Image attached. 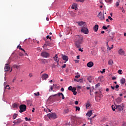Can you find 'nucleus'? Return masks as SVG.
<instances>
[{"instance_id":"bf43d9fd","label":"nucleus","mask_w":126,"mask_h":126,"mask_svg":"<svg viewBox=\"0 0 126 126\" xmlns=\"http://www.w3.org/2000/svg\"><path fill=\"white\" fill-rule=\"evenodd\" d=\"M15 80H16V78H15V77L14 78L12 82H14V81H15Z\"/></svg>"},{"instance_id":"4468645a","label":"nucleus","mask_w":126,"mask_h":126,"mask_svg":"<svg viewBox=\"0 0 126 126\" xmlns=\"http://www.w3.org/2000/svg\"><path fill=\"white\" fill-rule=\"evenodd\" d=\"M71 8L72 9H75V10H77V4L74 3L72 5Z\"/></svg>"},{"instance_id":"20e7f679","label":"nucleus","mask_w":126,"mask_h":126,"mask_svg":"<svg viewBox=\"0 0 126 126\" xmlns=\"http://www.w3.org/2000/svg\"><path fill=\"white\" fill-rule=\"evenodd\" d=\"M81 32L84 33V34H88L89 33V31L88 29L83 27L81 29Z\"/></svg>"},{"instance_id":"e433bc0d","label":"nucleus","mask_w":126,"mask_h":126,"mask_svg":"<svg viewBox=\"0 0 126 126\" xmlns=\"http://www.w3.org/2000/svg\"><path fill=\"white\" fill-rule=\"evenodd\" d=\"M123 71L121 69L119 70L118 72L119 73V74H123V73L122 72Z\"/></svg>"},{"instance_id":"7ed1b4c3","label":"nucleus","mask_w":126,"mask_h":126,"mask_svg":"<svg viewBox=\"0 0 126 126\" xmlns=\"http://www.w3.org/2000/svg\"><path fill=\"white\" fill-rule=\"evenodd\" d=\"M20 111L19 112L20 113H23V112H25V111H26V108H27V107L26 106V105H25V104H21L20 107Z\"/></svg>"},{"instance_id":"69168bd1","label":"nucleus","mask_w":126,"mask_h":126,"mask_svg":"<svg viewBox=\"0 0 126 126\" xmlns=\"http://www.w3.org/2000/svg\"><path fill=\"white\" fill-rule=\"evenodd\" d=\"M116 79V77H112V80H115Z\"/></svg>"},{"instance_id":"39448f33","label":"nucleus","mask_w":126,"mask_h":126,"mask_svg":"<svg viewBox=\"0 0 126 126\" xmlns=\"http://www.w3.org/2000/svg\"><path fill=\"white\" fill-rule=\"evenodd\" d=\"M41 56H42L43 58H49V57H50V54L46 52H43L41 53Z\"/></svg>"},{"instance_id":"37998d69","label":"nucleus","mask_w":126,"mask_h":126,"mask_svg":"<svg viewBox=\"0 0 126 126\" xmlns=\"http://www.w3.org/2000/svg\"><path fill=\"white\" fill-rule=\"evenodd\" d=\"M13 108H17V104L14 103L13 104Z\"/></svg>"},{"instance_id":"338daca9","label":"nucleus","mask_w":126,"mask_h":126,"mask_svg":"<svg viewBox=\"0 0 126 126\" xmlns=\"http://www.w3.org/2000/svg\"><path fill=\"white\" fill-rule=\"evenodd\" d=\"M32 113H34V112H35V108H33L32 110Z\"/></svg>"},{"instance_id":"e2e57ef3","label":"nucleus","mask_w":126,"mask_h":126,"mask_svg":"<svg viewBox=\"0 0 126 126\" xmlns=\"http://www.w3.org/2000/svg\"><path fill=\"white\" fill-rule=\"evenodd\" d=\"M7 87H9V85H7L6 86V87H5V89H6V88H7Z\"/></svg>"},{"instance_id":"aec40b11","label":"nucleus","mask_w":126,"mask_h":126,"mask_svg":"<svg viewBox=\"0 0 126 126\" xmlns=\"http://www.w3.org/2000/svg\"><path fill=\"white\" fill-rule=\"evenodd\" d=\"M55 96H58V94H55L54 95H50L48 98V100H53V99H54V97H55Z\"/></svg>"},{"instance_id":"79ce46f5","label":"nucleus","mask_w":126,"mask_h":126,"mask_svg":"<svg viewBox=\"0 0 126 126\" xmlns=\"http://www.w3.org/2000/svg\"><path fill=\"white\" fill-rule=\"evenodd\" d=\"M116 5L118 7V6H119V5H120V2H119V1L116 2Z\"/></svg>"},{"instance_id":"0eeeda50","label":"nucleus","mask_w":126,"mask_h":126,"mask_svg":"<svg viewBox=\"0 0 126 126\" xmlns=\"http://www.w3.org/2000/svg\"><path fill=\"white\" fill-rule=\"evenodd\" d=\"M76 23H77L78 26H80V27L83 28L85 26V22L83 21L76 22Z\"/></svg>"},{"instance_id":"473e14b6","label":"nucleus","mask_w":126,"mask_h":126,"mask_svg":"<svg viewBox=\"0 0 126 126\" xmlns=\"http://www.w3.org/2000/svg\"><path fill=\"white\" fill-rule=\"evenodd\" d=\"M25 121H26L27 122H30V121H31V119H30V118L28 119V118H27V117H26L25 118Z\"/></svg>"},{"instance_id":"6e6d98bb","label":"nucleus","mask_w":126,"mask_h":126,"mask_svg":"<svg viewBox=\"0 0 126 126\" xmlns=\"http://www.w3.org/2000/svg\"><path fill=\"white\" fill-rule=\"evenodd\" d=\"M31 102L32 101L30 100H29L27 101L28 104H30V103H31Z\"/></svg>"},{"instance_id":"ea45409f","label":"nucleus","mask_w":126,"mask_h":126,"mask_svg":"<svg viewBox=\"0 0 126 126\" xmlns=\"http://www.w3.org/2000/svg\"><path fill=\"white\" fill-rule=\"evenodd\" d=\"M76 1H80V2H84L85 0H75Z\"/></svg>"},{"instance_id":"603ef678","label":"nucleus","mask_w":126,"mask_h":126,"mask_svg":"<svg viewBox=\"0 0 126 126\" xmlns=\"http://www.w3.org/2000/svg\"><path fill=\"white\" fill-rule=\"evenodd\" d=\"M61 91H62V92H63V91H64V89H63V88H62L61 89Z\"/></svg>"},{"instance_id":"f03ea898","label":"nucleus","mask_w":126,"mask_h":126,"mask_svg":"<svg viewBox=\"0 0 126 126\" xmlns=\"http://www.w3.org/2000/svg\"><path fill=\"white\" fill-rule=\"evenodd\" d=\"M47 117L50 120H55V119H57V115L55 113H49L47 114Z\"/></svg>"},{"instance_id":"a878e982","label":"nucleus","mask_w":126,"mask_h":126,"mask_svg":"<svg viewBox=\"0 0 126 126\" xmlns=\"http://www.w3.org/2000/svg\"><path fill=\"white\" fill-rule=\"evenodd\" d=\"M113 63H114V62L112 60H110L108 61V64H109V65H112Z\"/></svg>"},{"instance_id":"72a5a7b5","label":"nucleus","mask_w":126,"mask_h":126,"mask_svg":"<svg viewBox=\"0 0 126 126\" xmlns=\"http://www.w3.org/2000/svg\"><path fill=\"white\" fill-rule=\"evenodd\" d=\"M73 88H72V86H70L68 87V90H69V91H71V90H72V89Z\"/></svg>"},{"instance_id":"f3484780","label":"nucleus","mask_w":126,"mask_h":126,"mask_svg":"<svg viewBox=\"0 0 126 126\" xmlns=\"http://www.w3.org/2000/svg\"><path fill=\"white\" fill-rule=\"evenodd\" d=\"M59 58V57H58V54H56L55 57H53V59L55 61V62H56L57 63H59V60H58V59Z\"/></svg>"},{"instance_id":"c03bdc74","label":"nucleus","mask_w":126,"mask_h":126,"mask_svg":"<svg viewBox=\"0 0 126 126\" xmlns=\"http://www.w3.org/2000/svg\"><path fill=\"white\" fill-rule=\"evenodd\" d=\"M101 73H103L104 72H106V69H103L102 71H100Z\"/></svg>"},{"instance_id":"423d86ee","label":"nucleus","mask_w":126,"mask_h":126,"mask_svg":"<svg viewBox=\"0 0 126 126\" xmlns=\"http://www.w3.org/2000/svg\"><path fill=\"white\" fill-rule=\"evenodd\" d=\"M22 122H23V121L21 120V119L19 118L13 121V123L15 125H19V124H21V123H22Z\"/></svg>"},{"instance_id":"052dcab7","label":"nucleus","mask_w":126,"mask_h":126,"mask_svg":"<svg viewBox=\"0 0 126 126\" xmlns=\"http://www.w3.org/2000/svg\"><path fill=\"white\" fill-rule=\"evenodd\" d=\"M77 88H78V89H81V86H77Z\"/></svg>"},{"instance_id":"864d4df0","label":"nucleus","mask_w":126,"mask_h":126,"mask_svg":"<svg viewBox=\"0 0 126 126\" xmlns=\"http://www.w3.org/2000/svg\"><path fill=\"white\" fill-rule=\"evenodd\" d=\"M75 105H78V101L77 100L75 101Z\"/></svg>"},{"instance_id":"4d7b16f0","label":"nucleus","mask_w":126,"mask_h":126,"mask_svg":"<svg viewBox=\"0 0 126 126\" xmlns=\"http://www.w3.org/2000/svg\"><path fill=\"white\" fill-rule=\"evenodd\" d=\"M53 86H50V90H51V91H53Z\"/></svg>"},{"instance_id":"cd10ccee","label":"nucleus","mask_w":126,"mask_h":126,"mask_svg":"<svg viewBox=\"0 0 126 126\" xmlns=\"http://www.w3.org/2000/svg\"><path fill=\"white\" fill-rule=\"evenodd\" d=\"M69 112V110H68V109H66L64 110V114H67L68 112Z\"/></svg>"},{"instance_id":"8fccbe9b","label":"nucleus","mask_w":126,"mask_h":126,"mask_svg":"<svg viewBox=\"0 0 126 126\" xmlns=\"http://www.w3.org/2000/svg\"><path fill=\"white\" fill-rule=\"evenodd\" d=\"M112 110L113 111H116V108H115V107H114V105H112Z\"/></svg>"},{"instance_id":"de8ad7c7","label":"nucleus","mask_w":126,"mask_h":126,"mask_svg":"<svg viewBox=\"0 0 126 126\" xmlns=\"http://www.w3.org/2000/svg\"><path fill=\"white\" fill-rule=\"evenodd\" d=\"M66 67V64H64L62 66V68H65Z\"/></svg>"},{"instance_id":"09e8293b","label":"nucleus","mask_w":126,"mask_h":126,"mask_svg":"<svg viewBox=\"0 0 126 126\" xmlns=\"http://www.w3.org/2000/svg\"><path fill=\"white\" fill-rule=\"evenodd\" d=\"M18 48H19V50H23V48H21V46H18Z\"/></svg>"},{"instance_id":"7c9ffc66","label":"nucleus","mask_w":126,"mask_h":126,"mask_svg":"<svg viewBox=\"0 0 126 126\" xmlns=\"http://www.w3.org/2000/svg\"><path fill=\"white\" fill-rule=\"evenodd\" d=\"M106 46H107V49L109 50V51H111V47H109V44L108 43V42H107L106 43Z\"/></svg>"},{"instance_id":"412c9836","label":"nucleus","mask_w":126,"mask_h":126,"mask_svg":"<svg viewBox=\"0 0 126 126\" xmlns=\"http://www.w3.org/2000/svg\"><path fill=\"white\" fill-rule=\"evenodd\" d=\"M41 63H48V62L47 59H42L41 60Z\"/></svg>"},{"instance_id":"2eb2a0df","label":"nucleus","mask_w":126,"mask_h":126,"mask_svg":"<svg viewBox=\"0 0 126 126\" xmlns=\"http://www.w3.org/2000/svg\"><path fill=\"white\" fill-rule=\"evenodd\" d=\"M63 61H65V63H66V62L68 61V57H67V56L65 55H63Z\"/></svg>"},{"instance_id":"b1692460","label":"nucleus","mask_w":126,"mask_h":126,"mask_svg":"<svg viewBox=\"0 0 126 126\" xmlns=\"http://www.w3.org/2000/svg\"><path fill=\"white\" fill-rule=\"evenodd\" d=\"M116 101L117 103H118V104H120V103H121V102H122V99L121 98L119 97L116 99Z\"/></svg>"},{"instance_id":"3c124183","label":"nucleus","mask_w":126,"mask_h":126,"mask_svg":"<svg viewBox=\"0 0 126 126\" xmlns=\"http://www.w3.org/2000/svg\"><path fill=\"white\" fill-rule=\"evenodd\" d=\"M119 85H116V86H115V88H116V89H118L119 88Z\"/></svg>"},{"instance_id":"393cba45","label":"nucleus","mask_w":126,"mask_h":126,"mask_svg":"<svg viewBox=\"0 0 126 126\" xmlns=\"http://www.w3.org/2000/svg\"><path fill=\"white\" fill-rule=\"evenodd\" d=\"M61 95L62 96V99H64V96L63 95V93H59L57 94V95L61 96Z\"/></svg>"},{"instance_id":"dca6fc26","label":"nucleus","mask_w":126,"mask_h":126,"mask_svg":"<svg viewBox=\"0 0 126 126\" xmlns=\"http://www.w3.org/2000/svg\"><path fill=\"white\" fill-rule=\"evenodd\" d=\"M98 29H99V25H95L94 27V32H97V31H98Z\"/></svg>"},{"instance_id":"6ab92c4d","label":"nucleus","mask_w":126,"mask_h":126,"mask_svg":"<svg viewBox=\"0 0 126 126\" xmlns=\"http://www.w3.org/2000/svg\"><path fill=\"white\" fill-rule=\"evenodd\" d=\"M118 53L119 55H125V51H124V50H123L122 49H120L119 50Z\"/></svg>"},{"instance_id":"4c0bfd02","label":"nucleus","mask_w":126,"mask_h":126,"mask_svg":"<svg viewBox=\"0 0 126 126\" xmlns=\"http://www.w3.org/2000/svg\"><path fill=\"white\" fill-rule=\"evenodd\" d=\"M102 29H104V30H107V29H108V28L106 27V26H103L102 27Z\"/></svg>"},{"instance_id":"58836bf2","label":"nucleus","mask_w":126,"mask_h":126,"mask_svg":"<svg viewBox=\"0 0 126 126\" xmlns=\"http://www.w3.org/2000/svg\"><path fill=\"white\" fill-rule=\"evenodd\" d=\"M91 106V104L90 103H87L86 106V108H89Z\"/></svg>"},{"instance_id":"a19ab883","label":"nucleus","mask_w":126,"mask_h":126,"mask_svg":"<svg viewBox=\"0 0 126 126\" xmlns=\"http://www.w3.org/2000/svg\"><path fill=\"white\" fill-rule=\"evenodd\" d=\"M79 80H82V79L77 80L76 79H74V81H76V82H79Z\"/></svg>"},{"instance_id":"9d476101","label":"nucleus","mask_w":126,"mask_h":126,"mask_svg":"<svg viewBox=\"0 0 126 126\" xmlns=\"http://www.w3.org/2000/svg\"><path fill=\"white\" fill-rule=\"evenodd\" d=\"M123 107H124V105H116V110H118V111H119L120 112H121V111H122V110H123Z\"/></svg>"},{"instance_id":"f8f14e48","label":"nucleus","mask_w":126,"mask_h":126,"mask_svg":"<svg viewBox=\"0 0 126 126\" xmlns=\"http://www.w3.org/2000/svg\"><path fill=\"white\" fill-rule=\"evenodd\" d=\"M52 47L53 46V43L52 42H50L49 41H46V43L43 45V47Z\"/></svg>"},{"instance_id":"f704fd0d","label":"nucleus","mask_w":126,"mask_h":126,"mask_svg":"<svg viewBox=\"0 0 126 126\" xmlns=\"http://www.w3.org/2000/svg\"><path fill=\"white\" fill-rule=\"evenodd\" d=\"M34 95H35V96H39L40 95V93L39 92L35 93H34Z\"/></svg>"},{"instance_id":"2f4dec72","label":"nucleus","mask_w":126,"mask_h":126,"mask_svg":"<svg viewBox=\"0 0 126 126\" xmlns=\"http://www.w3.org/2000/svg\"><path fill=\"white\" fill-rule=\"evenodd\" d=\"M13 67H14V68H17V69H18V68H19V66L17 65H14L13 66Z\"/></svg>"},{"instance_id":"a211bd4d","label":"nucleus","mask_w":126,"mask_h":126,"mask_svg":"<svg viewBox=\"0 0 126 126\" xmlns=\"http://www.w3.org/2000/svg\"><path fill=\"white\" fill-rule=\"evenodd\" d=\"M71 91H72V92H73V94L74 95H76V94H77V92H76V88H75L74 87H73Z\"/></svg>"},{"instance_id":"9b49d317","label":"nucleus","mask_w":126,"mask_h":126,"mask_svg":"<svg viewBox=\"0 0 126 126\" xmlns=\"http://www.w3.org/2000/svg\"><path fill=\"white\" fill-rule=\"evenodd\" d=\"M48 77L49 75L46 73L43 74L41 76L42 80H46Z\"/></svg>"},{"instance_id":"5701e85b","label":"nucleus","mask_w":126,"mask_h":126,"mask_svg":"<svg viewBox=\"0 0 126 126\" xmlns=\"http://www.w3.org/2000/svg\"><path fill=\"white\" fill-rule=\"evenodd\" d=\"M121 84H125L126 83V79L122 78L120 81Z\"/></svg>"},{"instance_id":"bb28decb","label":"nucleus","mask_w":126,"mask_h":126,"mask_svg":"<svg viewBox=\"0 0 126 126\" xmlns=\"http://www.w3.org/2000/svg\"><path fill=\"white\" fill-rule=\"evenodd\" d=\"M17 116H18V114L15 113L13 115V120H15L17 118Z\"/></svg>"},{"instance_id":"4be33fe9","label":"nucleus","mask_w":126,"mask_h":126,"mask_svg":"<svg viewBox=\"0 0 126 126\" xmlns=\"http://www.w3.org/2000/svg\"><path fill=\"white\" fill-rule=\"evenodd\" d=\"M92 114H93L92 110H90V111L87 112V113L86 114V115L90 117H91Z\"/></svg>"},{"instance_id":"49530a36","label":"nucleus","mask_w":126,"mask_h":126,"mask_svg":"<svg viewBox=\"0 0 126 126\" xmlns=\"http://www.w3.org/2000/svg\"><path fill=\"white\" fill-rule=\"evenodd\" d=\"M108 19H110V20H111V21H112L113 18H112V17H111V16H108Z\"/></svg>"},{"instance_id":"f257e3e1","label":"nucleus","mask_w":126,"mask_h":126,"mask_svg":"<svg viewBox=\"0 0 126 126\" xmlns=\"http://www.w3.org/2000/svg\"><path fill=\"white\" fill-rule=\"evenodd\" d=\"M75 44L76 48L79 49V52H83L81 48V44L83 43V37L80 35H77L74 36Z\"/></svg>"},{"instance_id":"13d9d810","label":"nucleus","mask_w":126,"mask_h":126,"mask_svg":"<svg viewBox=\"0 0 126 126\" xmlns=\"http://www.w3.org/2000/svg\"><path fill=\"white\" fill-rule=\"evenodd\" d=\"M111 88L113 90H115V87H113V86H111Z\"/></svg>"},{"instance_id":"a18cd8bd","label":"nucleus","mask_w":126,"mask_h":126,"mask_svg":"<svg viewBox=\"0 0 126 126\" xmlns=\"http://www.w3.org/2000/svg\"><path fill=\"white\" fill-rule=\"evenodd\" d=\"M19 56H20V57H23L24 54L22 53H20Z\"/></svg>"},{"instance_id":"6e6552de","label":"nucleus","mask_w":126,"mask_h":126,"mask_svg":"<svg viewBox=\"0 0 126 126\" xmlns=\"http://www.w3.org/2000/svg\"><path fill=\"white\" fill-rule=\"evenodd\" d=\"M98 17L100 20H105V17L104 16V14H102L101 12H99Z\"/></svg>"},{"instance_id":"1a4fd4ad","label":"nucleus","mask_w":126,"mask_h":126,"mask_svg":"<svg viewBox=\"0 0 126 126\" xmlns=\"http://www.w3.org/2000/svg\"><path fill=\"white\" fill-rule=\"evenodd\" d=\"M4 69L5 70L4 71H8L9 69H10V66H9V63H7L5 64V67Z\"/></svg>"},{"instance_id":"c85d7f7f","label":"nucleus","mask_w":126,"mask_h":126,"mask_svg":"<svg viewBox=\"0 0 126 126\" xmlns=\"http://www.w3.org/2000/svg\"><path fill=\"white\" fill-rule=\"evenodd\" d=\"M106 2H108V3H112L113 2V0H105Z\"/></svg>"},{"instance_id":"c756f323","label":"nucleus","mask_w":126,"mask_h":126,"mask_svg":"<svg viewBox=\"0 0 126 126\" xmlns=\"http://www.w3.org/2000/svg\"><path fill=\"white\" fill-rule=\"evenodd\" d=\"M77 74H78V75L75 76V78H79V77H80V74H79L78 72L77 73Z\"/></svg>"},{"instance_id":"c9c22d12","label":"nucleus","mask_w":126,"mask_h":126,"mask_svg":"<svg viewBox=\"0 0 126 126\" xmlns=\"http://www.w3.org/2000/svg\"><path fill=\"white\" fill-rule=\"evenodd\" d=\"M76 111H80V107L79 106H76Z\"/></svg>"},{"instance_id":"680f3d73","label":"nucleus","mask_w":126,"mask_h":126,"mask_svg":"<svg viewBox=\"0 0 126 126\" xmlns=\"http://www.w3.org/2000/svg\"><path fill=\"white\" fill-rule=\"evenodd\" d=\"M90 89H91L90 87L86 88V89H87V90H90Z\"/></svg>"},{"instance_id":"5fc2aeb1","label":"nucleus","mask_w":126,"mask_h":126,"mask_svg":"<svg viewBox=\"0 0 126 126\" xmlns=\"http://www.w3.org/2000/svg\"><path fill=\"white\" fill-rule=\"evenodd\" d=\"M46 38H47V39H51V36H50V35H47V36H46Z\"/></svg>"},{"instance_id":"0e129e2a","label":"nucleus","mask_w":126,"mask_h":126,"mask_svg":"<svg viewBox=\"0 0 126 126\" xmlns=\"http://www.w3.org/2000/svg\"><path fill=\"white\" fill-rule=\"evenodd\" d=\"M122 126H126V123H124L123 124Z\"/></svg>"},{"instance_id":"ddd939ff","label":"nucleus","mask_w":126,"mask_h":126,"mask_svg":"<svg viewBox=\"0 0 126 126\" xmlns=\"http://www.w3.org/2000/svg\"><path fill=\"white\" fill-rule=\"evenodd\" d=\"M87 65L88 67H92L94 65V63L92 62H90L87 64Z\"/></svg>"},{"instance_id":"774afa93","label":"nucleus","mask_w":126,"mask_h":126,"mask_svg":"<svg viewBox=\"0 0 126 126\" xmlns=\"http://www.w3.org/2000/svg\"><path fill=\"white\" fill-rule=\"evenodd\" d=\"M77 60H79V59H80L79 56H77Z\"/></svg>"}]
</instances>
